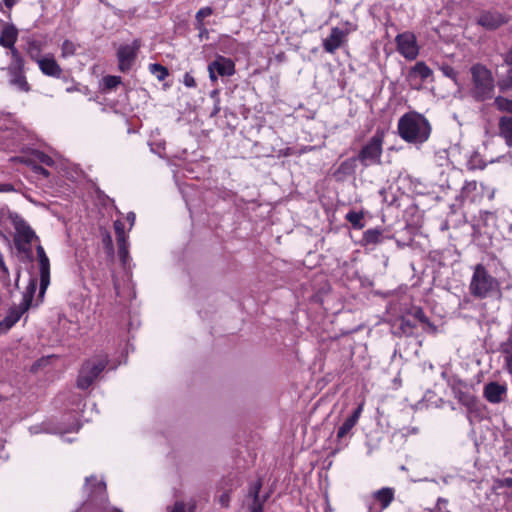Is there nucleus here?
<instances>
[{
  "label": "nucleus",
  "mask_w": 512,
  "mask_h": 512,
  "mask_svg": "<svg viewBox=\"0 0 512 512\" xmlns=\"http://www.w3.org/2000/svg\"><path fill=\"white\" fill-rule=\"evenodd\" d=\"M431 125L426 117L417 112L403 114L397 124L398 135L411 144L425 143L431 134Z\"/></svg>",
  "instance_id": "f257e3e1"
},
{
  "label": "nucleus",
  "mask_w": 512,
  "mask_h": 512,
  "mask_svg": "<svg viewBox=\"0 0 512 512\" xmlns=\"http://www.w3.org/2000/svg\"><path fill=\"white\" fill-rule=\"evenodd\" d=\"M471 87L470 96L477 102H484L494 97L495 79L492 71L481 63H476L470 68Z\"/></svg>",
  "instance_id": "f03ea898"
},
{
  "label": "nucleus",
  "mask_w": 512,
  "mask_h": 512,
  "mask_svg": "<svg viewBox=\"0 0 512 512\" xmlns=\"http://www.w3.org/2000/svg\"><path fill=\"white\" fill-rule=\"evenodd\" d=\"M469 292L477 299H485L494 295L500 297L502 295L500 282L481 263L473 268Z\"/></svg>",
  "instance_id": "7ed1b4c3"
},
{
  "label": "nucleus",
  "mask_w": 512,
  "mask_h": 512,
  "mask_svg": "<svg viewBox=\"0 0 512 512\" xmlns=\"http://www.w3.org/2000/svg\"><path fill=\"white\" fill-rule=\"evenodd\" d=\"M384 138V131L378 129L359 150L356 158L363 167L380 165L382 163Z\"/></svg>",
  "instance_id": "20e7f679"
},
{
  "label": "nucleus",
  "mask_w": 512,
  "mask_h": 512,
  "mask_svg": "<svg viewBox=\"0 0 512 512\" xmlns=\"http://www.w3.org/2000/svg\"><path fill=\"white\" fill-rule=\"evenodd\" d=\"M36 289L37 281L35 278H32L26 287L20 305L18 307H11L5 318L0 321V331L10 330L20 320L22 315L30 309Z\"/></svg>",
  "instance_id": "39448f33"
},
{
  "label": "nucleus",
  "mask_w": 512,
  "mask_h": 512,
  "mask_svg": "<svg viewBox=\"0 0 512 512\" xmlns=\"http://www.w3.org/2000/svg\"><path fill=\"white\" fill-rule=\"evenodd\" d=\"M107 366V359L95 357L86 360L79 371L77 387L82 390L88 389Z\"/></svg>",
  "instance_id": "423d86ee"
},
{
  "label": "nucleus",
  "mask_w": 512,
  "mask_h": 512,
  "mask_svg": "<svg viewBox=\"0 0 512 512\" xmlns=\"http://www.w3.org/2000/svg\"><path fill=\"white\" fill-rule=\"evenodd\" d=\"M356 29L357 26L348 21L343 24L342 28L333 27L329 36L322 43L325 52L335 53L347 41L348 35Z\"/></svg>",
  "instance_id": "0eeeda50"
},
{
  "label": "nucleus",
  "mask_w": 512,
  "mask_h": 512,
  "mask_svg": "<svg viewBox=\"0 0 512 512\" xmlns=\"http://www.w3.org/2000/svg\"><path fill=\"white\" fill-rule=\"evenodd\" d=\"M9 83L22 92H29L31 85L26 77V60L24 57L10 60L7 67Z\"/></svg>",
  "instance_id": "6e6552de"
},
{
  "label": "nucleus",
  "mask_w": 512,
  "mask_h": 512,
  "mask_svg": "<svg viewBox=\"0 0 512 512\" xmlns=\"http://www.w3.org/2000/svg\"><path fill=\"white\" fill-rule=\"evenodd\" d=\"M140 48V39H134L131 44L120 45L116 53L120 72L127 73L132 69Z\"/></svg>",
  "instance_id": "1a4fd4ad"
},
{
  "label": "nucleus",
  "mask_w": 512,
  "mask_h": 512,
  "mask_svg": "<svg viewBox=\"0 0 512 512\" xmlns=\"http://www.w3.org/2000/svg\"><path fill=\"white\" fill-rule=\"evenodd\" d=\"M15 230L14 244L16 249L21 253L31 256V243L34 239L38 240L34 230L23 220L16 223Z\"/></svg>",
  "instance_id": "9d476101"
},
{
  "label": "nucleus",
  "mask_w": 512,
  "mask_h": 512,
  "mask_svg": "<svg viewBox=\"0 0 512 512\" xmlns=\"http://www.w3.org/2000/svg\"><path fill=\"white\" fill-rule=\"evenodd\" d=\"M19 30L12 23H5L0 33V46L9 50L10 60L24 57L21 50L16 47Z\"/></svg>",
  "instance_id": "9b49d317"
},
{
  "label": "nucleus",
  "mask_w": 512,
  "mask_h": 512,
  "mask_svg": "<svg viewBox=\"0 0 512 512\" xmlns=\"http://www.w3.org/2000/svg\"><path fill=\"white\" fill-rule=\"evenodd\" d=\"M395 489L383 487L372 493L371 500L366 501L367 512H382L394 501Z\"/></svg>",
  "instance_id": "f8f14e48"
},
{
  "label": "nucleus",
  "mask_w": 512,
  "mask_h": 512,
  "mask_svg": "<svg viewBox=\"0 0 512 512\" xmlns=\"http://www.w3.org/2000/svg\"><path fill=\"white\" fill-rule=\"evenodd\" d=\"M397 51L407 60H414L419 54V47L414 33L406 31L395 38Z\"/></svg>",
  "instance_id": "ddd939ff"
},
{
  "label": "nucleus",
  "mask_w": 512,
  "mask_h": 512,
  "mask_svg": "<svg viewBox=\"0 0 512 512\" xmlns=\"http://www.w3.org/2000/svg\"><path fill=\"white\" fill-rule=\"evenodd\" d=\"M509 18L496 10H483L476 18L477 25L485 30L495 31L508 22Z\"/></svg>",
  "instance_id": "4468645a"
},
{
  "label": "nucleus",
  "mask_w": 512,
  "mask_h": 512,
  "mask_svg": "<svg viewBox=\"0 0 512 512\" xmlns=\"http://www.w3.org/2000/svg\"><path fill=\"white\" fill-rule=\"evenodd\" d=\"M432 75L433 71L431 68L424 61H418L409 69L407 81L413 89H420L422 84Z\"/></svg>",
  "instance_id": "2eb2a0df"
},
{
  "label": "nucleus",
  "mask_w": 512,
  "mask_h": 512,
  "mask_svg": "<svg viewBox=\"0 0 512 512\" xmlns=\"http://www.w3.org/2000/svg\"><path fill=\"white\" fill-rule=\"evenodd\" d=\"M38 264H39V273H40V288H39V298H43L49 284H50V261L47 257L44 248L41 245L36 247Z\"/></svg>",
  "instance_id": "dca6fc26"
},
{
  "label": "nucleus",
  "mask_w": 512,
  "mask_h": 512,
  "mask_svg": "<svg viewBox=\"0 0 512 512\" xmlns=\"http://www.w3.org/2000/svg\"><path fill=\"white\" fill-rule=\"evenodd\" d=\"M453 396L457 401L465 406L469 412H473L477 407V398L468 388V386L459 381L452 386Z\"/></svg>",
  "instance_id": "f3484780"
},
{
  "label": "nucleus",
  "mask_w": 512,
  "mask_h": 512,
  "mask_svg": "<svg viewBox=\"0 0 512 512\" xmlns=\"http://www.w3.org/2000/svg\"><path fill=\"white\" fill-rule=\"evenodd\" d=\"M36 64L41 73L47 77L59 79L62 76L63 70L52 53L45 54Z\"/></svg>",
  "instance_id": "a211bd4d"
},
{
  "label": "nucleus",
  "mask_w": 512,
  "mask_h": 512,
  "mask_svg": "<svg viewBox=\"0 0 512 512\" xmlns=\"http://www.w3.org/2000/svg\"><path fill=\"white\" fill-rule=\"evenodd\" d=\"M23 40L24 44L21 50L22 54L25 53L31 61L37 63V61L43 58L42 52L44 50L45 43L32 36L25 37Z\"/></svg>",
  "instance_id": "6ab92c4d"
},
{
  "label": "nucleus",
  "mask_w": 512,
  "mask_h": 512,
  "mask_svg": "<svg viewBox=\"0 0 512 512\" xmlns=\"http://www.w3.org/2000/svg\"><path fill=\"white\" fill-rule=\"evenodd\" d=\"M262 488L261 480H257L250 485L248 491V497L252 499V502L249 504L250 512H263V507L265 502L268 499V495L260 497V490Z\"/></svg>",
  "instance_id": "aec40b11"
},
{
  "label": "nucleus",
  "mask_w": 512,
  "mask_h": 512,
  "mask_svg": "<svg viewBox=\"0 0 512 512\" xmlns=\"http://www.w3.org/2000/svg\"><path fill=\"white\" fill-rule=\"evenodd\" d=\"M506 393H507L506 386L499 384L498 382L487 383L484 386V390H483L484 398L492 404H498V403L502 402Z\"/></svg>",
  "instance_id": "412c9836"
},
{
  "label": "nucleus",
  "mask_w": 512,
  "mask_h": 512,
  "mask_svg": "<svg viewBox=\"0 0 512 512\" xmlns=\"http://www.w3.org/2000/svg\"><path fill=\"white\" fill-rule=\"evenodd\" d=\"M210 64L220 77H231L236 73L235 62L231 58L216 55Z\"/></svg>",
  "instance_id": "4be33fe9"
},
{
  "label": "nucleus",
  "mask_w": 512,
  "mask_h": 512,
  "mask_svg": "<svg viewBox=\"0 0 512 512\" xmlns=\"http://www.w3.org/2000/svg\"><path fill=\"white\" fill-rule=\"evenodd\" d=\"M364 409V401L358 404L357 408L352 412V414L342 423V425L338 428L337 431V439L344 438L358 423L360 416Z\"/></svg>",
  "instance_id": "5701e85b"
},
{
  "label": "nucleus",
  "mask_w": 512,
  "mask_h": 512,
  "mask_svg": "<svg viewBox=\"0 0 512 512\" xmlns=\"http://www.w3.org/2000/svg\"><path fill=\"white\" fill-rule=\"evenodd\" d=\"M357 162L356 156L342 161L333 172L334 178L337 181H343L347 176L353 175L357 168Z\"/></svg>",
  "instance_id": "b1692460"
},
{
  "label": "nucleus",
  "mask_w": 512,
  "mask_h": 512,
  "mask_svg": "<svg viewBox=\"0 0 512 512\" xmlns=\"http://www.w3.org/2000/svg\"><path fill=\"white\" fill-rule=\"evenodd\" d=\"M499 135L508 146H512V116H502L498 123Z\"/></svg>",
  "instance_id": "393cba45"
},
{
  "label": "nucleus",
  "mask_w": 512,
  "mask_h": 512,
  "mask_svg": "<svg viewBox=\"0 0 512 512\" xmlns=\"http://www.w3.org/2000/svg\"><path fill=\"white\" fill-rule=\"evenodd\" d=\"M384 240L383 230L378 228L368 229L363 233L361 243L363 246L377 245Z\"/></svg>",
  "instance_id": "a878e982"
},
{
  "label": "nucleus",
  "mask_w": 512,
  "mask_h": 512,
  "mask_svg": "<svg viewBox=\"0 0 512 512\" xmlns=\"http://www.w3.org/2000/svg\"><path fill=\"white\" fill-rule=\"evenodd\" d=\"M364 212L363 211H354L350 210L345 219L352 225L355 230H360L365 226L364 223Z\"/></svg>",
  "instance_id": "bb28decb"
},
{
  "label": "nucleus",
  "mask_w": 512,
  "mask_h": 512,
  "mask_svg": "<svg viewBox=\"0 0 512 512\" xmlns=\"http://www.w3.org/2000/svg\"><path fill=\"white\" fill-rule=\"evenodd\" d=\"M149 71L157 78L158 81H164L169 76L168 68L160 63L150 64Z\"/></svg>",
  "instance_id": "cd10ccee"
},
{
  "label": "nucleus",
  "mask_w": 512,
  "mask_h": 512,
  "mask_svg": "<svg viewBox=\"0 0 512 512\" xmlns=\"http://www.w3.org/2000/svg\"><path fill=\"white\" fill-rule=\"evenodd\" d=\"M214 13V9L210 6L200 8L195 14L194 26L206 25L205 19Z\"/></svg>",
  "instance_id": "c85d7f7f"
},
{
  "label": "nucleus",
  "mask_w": 512,
  "mask_h": 512,
  "mask_svg": "<svg viewBox=\"0 0 512 512\" xmlns=\"http://www.w3.org/2000/svg\"><path fill=\"white\" fill-rule=\"evenodd\" d=\"M76 50H77V45L73 41L66 39L63 41V43L61 45V57H63V58L71 57V56L75 55Z\"/></svg>",
  "instance_id": "c756f323"
},
{
  "label": "nucleus",
  "mask_w": 512,
  "mask_h": 512,
  "mask_svg": "<svg viewBox=\"0 0 512 512\" xmlns=\"http://www.w3.org/2000/svg\"><path fill=\"white\" fill-rule=\"evenodd\" d=\"M494 104L499 111H504L512 114V100L498 96L495 98Z\"/></svg>",
  "instance_id": "7c9ffc66"
},
{
  "label": "nucleus",
  "mask_w": 512,
  "mask_h": 512,
  "mask_svg": "<svg viewBox=\"0 0 512 512\" xmlns=\"http://www.w3.org/2000/svg\"><path fill=\"white\" fill-rule=\"evenodd\" d=\"M413 315L419 322L426 324L433 333L437 331V327L429 320L422 308H417Z\"/></svg>",
  "instance_id": "2f4dec72"
},
{
  "label": "nucleus",
  "mask_w": 512,
  "mask_h": 512,
  "mask_svg": "<svg viewBox=\"0 0 512 512\" xmlns=\"http://www.w3.org/2000/svg\"><path fill=\"white\" fill-rule=\"evenodd\" d=\"M118 255L120 260L125 264L128 258V240L127 238H120L117 240Z\"/></svg>",
  "instance_id": "473e14b6"
},
{
  "label": "nucleus",
  "mask_w": 512,
  "mask_h": 512,
  "mask_svg": "<svg viewBox=\"0 0 512 512\" xmlns=\"http://www.w3.org/2000/svg\"><path fill=\"white\" fill-rule=\"evenodd\" d=\"M416 328L415 323H413L410 319L402 318L400 322L399 329L402 334L405 336H412L414 334V330Z\"/></svg>",
  "instance_id": "72a5a7b5"
},
{
  "label": "nucleus",
  "mask_w": 512,
  "mask_h": 512,
  "mask_svg": "<svg viewBox=\"0 0 512 512\" xmlns=\"http://www.w3.org/2000/svg\"><path fill=\"white\" fill-rule=\"evenodd\" d=\"M103 83L106 89L112 90L121 84V77L115 75H108L103 78Z\"/></svg>",
  "instance_id": "f704fd0d"
},
{
  "label": "nucleus",
  "mask_w": 512,
  "mask_h": 512,
  "mask_svg": "<svg viewBox=\"0 0 512 512\" xmlns=\"http://www.w3.org/2000/svg\"><path fill=\"white\" fill-rule=\"evenodd\" d=\"M439 69L445 77L457 83L458 72L451 65L443 64Z\"/></svg>",
  "instance_id": "c9c22d12"
},
{
  "label": "nucleus",
  "mask_w": 512,
  "mask_h": 512,
  "mask_svg": "<svg viewBox=\"0 0 512 512\" xmlns=\"http://www.w3.org/2000/svg\"><path fill=\"white\" fill-rule=\"evenodd\" d=\"M477 190V182L475 180L473 181H466L461 189V195L464 198L470 197L471 194L476 192Z\"/></svg>",
  "instance_id": "e433bc0d"
},
{
  "label": "nucleus",
  "mask_w": 512,
  "mask_h": 512,
  "mask_svg": "<svg viewBox=\"0 0 512 512\" xmlns=\"http://www.w3.org/2000/svg\"><path fill=\"white\" fill-rule=\"evenodd\" d=\"M196 509V502L191 501L189 503L188 512H194ZM171 512H186V504L183 501L175 502Z\"/></svg>",
  "instance_id": "4c0bfd02"
},
{
  "label": "nucleus",
  "mask_w": 512,
  "mask_h": 512,
  "mask_svg": "<svg viewBox=\"0 0 512 512\" xmlns=\"http://www.w3.org/2000/svg\"><path fill=\"white\" fill-rule=\"evenodd\" d=\"M114 226V230H115V234H116V239H120V238H127L126 234H125V226H124V223L120 220H116L113 224Z\"/></svg>",
  "instance_id": "58836bf2"
},
{
  "label": "nucleus",
  "mask_w": 512,
  "mask_h": 512,
  "mask_svg": "<svg viewBox=\"0 0 512 512\" xmlns=\"http://www.w3.org/2000/svg\"><path fill=\"white\" fill-rule=\"evenodd\" d=\"M36 157L41 163H43L47 166H52L54 163L53 159L49 155L45 154L44 152L37 151Z\"/></svg>",
  "instance_id": "ea45409f"
},
{
  "label": "nucleus",
  "mask_w": 512,
  "mask_h": 512,
  "mask_svg": "<svg viewBox=\"0 0 512 512\" xmlns=\"http://www.w3.org/2000/svg\"><path fill=\"white\" fill-rule=\"evenodd\" d=\"M183 84L188 88H195L197 86L195 78L188 72L183 76Z\"/></svg>",
  "instance_id": "a19ab883"
},
{
  "label": "nucleus",
  "mask_w": 512,
  "mask_h": 512,
  "mask_svg": "<svg viewBox=\"0 0 512 512\" xmlns=\"http://www.w3.org/2000/svg\"><path fill=\"white\" fill-rule=\"evenodd\" d=\"M194 28L198 31V37L200 40L208 39L209 30L206 25L194 26Z\"/></svg>",
  "instance_id": "79ce46f5"
},
{
  "label": "nucleus",
  "mask_w": 512,
  "mask_h": 512,
  "mask_svg": "<svg viewBox=\"0 0 512 512\" xmlns=\"http://www.w3.org/2000/svg\"><path fill=\"white\" fill-rule=\"evenodd\" d=\"M219 503L222 507L228 508L230 503V491L223 492L219 497Z\"/></svg>",
  "instance_id": "37998d69"
},
{
  "label": "nucleus",
  "mask_w": 512,
  "mask_h": 512,
  "mask_svg": "<svg viewBox=\"0 0 512 512\" xmlns=\"http://www.w3.org/2000/svg\"><path fill=\"white\" fill-rule=\"evenodd\" d=\"M208 73H209V79L212 83H216L218 81V74L217 71L213 68V66L209 63L208 64Z\"/></svg>",
  "instance_id": "c03bdc74"
},
{
  "label": "nucleus",
  "mask_w": 512,
  "mask_h": 512,
  "mask_svg": "<svg viewBox=\"0 0 512 512\" xmlns=\"http://www.w3.org/2000/svg\"><path fill=\"white\" fill-rule=\"evenodd\" d=\"M103 242L105 244V247L108 249V250H113V243H112V238L110 236L109 233H106L104 238H103Z\"/></svg>",
  "instance_id": "a18cd8bd"
},
{
  "label": "nucleus",
  "mask_w": 512,
  "mask_h": 512,
  "mask_svg": "<svg viewBox=\"0 0 512 512\" xmlns=\"http://www.w3.org/2000/svg\"><path fill=\"white\" fill-rule=\"evenodd\" d=\"M500 88L501 90L512 89V75L500 84Z\"/></svg>",
  "instance_id": "49530a36"
},
{
  "label": "nucleus",
  "mask_w": 512,
  "mask_h": 512,
  "mask_svg": "<svg viewBox=\"0 0 512 512\" xmlns=\"http://www.w3.org/2000/svg\"><path fill=\"white\" fill-rule=\"evenodd\" d=\"M0 270L3 273L4 277H8L9 276L8 268H7L6 264H5L2 256H0Z\"/></svg>",
  "instance_id": "de8ad7c7"
},
{
  "label": "nucleus",
  "mask_w": 512,
  "mask_h": 512,
  "mask_svg": "<svg viewBox=\"0 0 512 512\" xmlns=\"http://www.w3.org/2000/svg\"><path fill=\"white\" fill-rule=\"evenodd\" d=\"M35 171L39 174H42L45 177L49 176V171L42 166H36Z\"/></svg>",
  "instance_id": "09e8293b"
},
{
  "label": "nucleus",
  "mask_w": 512,
  "mask_h": 512,
  "mask_svg": "<svg viewBox=\"0 0 512 512\" xmlns=\"http://www.w3.org/2000/svg\"><path fill=\"white\" fill-rule=\"evenodd\" d=\"M504 61L508 65H512V48L505 54Z\"/></svg>",
  "instance_id": "8fccbe9b"
},
{
  "label": "nucleus",
  "mask_w": 512,
  "mask_h": 512,
  "mask_svg": "<svg viewBox=\"0 0 512 512\" xmlns=\"http://www.w3.org/2000/svg\"><path fill=\"white\" fill-rule=\"evenodd\" d=\"M135 219H136V215L133 212L128 213L127 220L131 226L134 225Z\"/></svg>",
  "instance_id": "3c124183"
},
{
  "label": "nucleus",
  "mask_w": 512,
  "mask_h": 512,
  "mask_svg": "<svg viewBox=\"0 0 512 512\" xmlns=\"http://www.w3.org/2000/svg\"><path fill=\"white\" fill-rule=\"evenodd\" d=\"M109 512H122L120 509H117V508H113L111 509Z\"/></svg>",
  "instance_id": "603ef678"
},
{
  "label": "nucleus",
  "mask_w": 512,
  "mask_h": 512,
  "mask_svg": "<svg viewBox=\"0 0 512 512\" xmlns=\"http://www.w3.org/2000/svg\"><path fill=\"white\" fill-rule=\"evenodd\" d=\"M512 483V479L507 480V484Z\"/></svg>",
  "instance_id": "864d4df0"
},
{
  "label": "nucleus",
  "mask_w": 512,
  "mask_h": 512,
  "mask_svg": "<svg viewBox=\"0 0 512 512\" xmlns=\"http://www.w3.org/2000/svg\"><path fill=\"white\" fill-rule=\"evenodd\" d=\"M217 112H219V108H216V109H215L214 114H216Z\"/></svg>",
  "instance_id": "5fc2aeb1"
},
{
  "label": "nucleus",
  "mask_w": 512,
  "mask_h": 512,
  "mask_svg": "<svg viewBox=\"0 0 512 512\" xmlns=\"http://www.w3.org/2000/svg\"><path fill=\"white\" fill-rule=\"evenodd\" d=\"M100 2H104V0H100Z\"/></svg>",
  "instance_id": "6e6d98bb"
},
{
  "label": "nucleus",
  "mask_w": 512,
  "mask_h": 512,
  "mask_svg": "<svg viewBox=\"0 0 512 512\" xmlns=\"http://www.w3.org/2000/svg\"><path fill=\"white\" fill-rule=\"evenodd\" d=\"M100 2H104V0H100Z\"/></svg>",
  "instance_id": "4d7b16f0"
},
{
  "label": "nucleus",
  "mask_w": 512,
  "mask_h": 512,
  "mask_svg": "<svg viewBox=\"0 0 512 512\" xmlns=\"http://www.w3.org/2000/svg\"><path fill=\"white\" fill-rule=\"evenodd\" d=\"M510 73L512 74V68H511V71H510Z\"/></svg>",
  "instance_id": "13d9d810"
}]
</instances>
